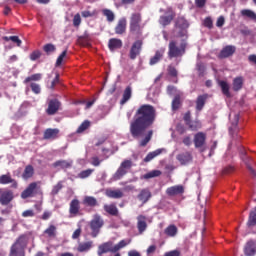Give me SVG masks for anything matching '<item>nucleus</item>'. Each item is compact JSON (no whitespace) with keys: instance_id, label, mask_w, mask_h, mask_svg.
<instances>
[{"instance_id":"nucleus-5","label":"nucleus","mask_w":256,"mask_h":256,"mask_svg":"<svg viewBox=\"0 0 256 256\" xmlns=\"http://www.w3.org/2000/svg\"><path fill=\"white\" fill-rule=\"evenodd\" d=\"M141 13H133L130 17V32L141 35Z\"/></svg>"},{"instance_id":"nucleus-29","label":"nucleus","mask_w":256,"mask_h":256,"mask_svg":"<svg viewBox=\"0 0 256 256\" xmlns=\"http://www.w3.org/2000/svg\"><path fill=\"white\" fill-rule=\"evenodd\" d=\"M133 95V89L131 86H127L123 92L122 99L120 100V105H125Z\"/></svg>"},{"instance_id":"nucleus-64","label":"nucleus","mask_w":256,"mask_h":256,"mask_svg":"<svg viewBox=\"0 0 256 256\" xmlns=\"http://www.w3.org/2000/svg\"><path fill=\"white\" fill-rule=\"evenodd\" d=\"M22 217H35V212L33 210H26L22 213Z\"/></svg>"},{"instance_id":"nucleus-36","label":"nucleus","mask_w":256,"mask_h":256,"mask_svg":"<svg viewBox=\"0 0 256 256\" xmlns=\"http://www.w3.org/2000/svg\"><path fill=\"white\" fill-rule=\"evenodd\" d=\"M52 167L57 169V167H60V169H69L71 167V162L67 160H58L52 164Z\"/></svg>"},{"instance_id":"nucleus-14","label":"nucleus","mask_w":256,"mask_h":256,"mask_svg":"<svg viewBox=\"0 0 256 256\" xmlns=\"http://www.w3.org/2000/svg\"><path fill=\"white\" fill-rule=\"evenodd\" d=\"M153 197L150 189L144 188L137 195V199L142 203L141 206L145 205Z\"/></svg>"},{"instance_id":"nucleus-12","label":"nucleus","mask_w":256,"mask_h":256,"mask_svg":"<svg viewBox=\"0 0 256 256\" xmlns=\"http://www.w3.org/2000/svg\"><path fill=\"white\" fill-rule=\"evenodd\" d=\"M235 51H237V47L233 45L225 46L219 53V59H227L229 57H233L235 55Z\"/></svg>"},{"instance_id":"nucleus-39","label":"nucleus","mask_w":256,"mask_h":256,"mask_svg":"<svg viewBox=\"0 0 256 256\" xmlns=\"http://www.w3.org/2000/svg\"><path fill=\"white\" fill-rule=\"evenodd\" d=\"M255 225H256V207L250 212L248 221H247L248 227H255Z\"/></svg>"},{"instance_id":"nucleus-51","label":"nucleus","mask_w":256,"mask_h":256,"mask_svg":"<svg viewBox=\"0 0 256 256\" xmlns=\"http://www.w3.org/2000/svg\"><path fill=\"white\" fill-rule=\"evenodd\" d=\"M41 73L33 74L31 76H28L25 80L24 83L27 85V83H31V81H41Z\"/></svg>"},{"instance_id":"nucleus-32","label":"nucleus","mask_w":256,"mask_h":256,"mask_svg":"<svg viewBox=\"0 0 256 256\" xmlns=\"http://www.w3.org/2000/svg\"><path fill=\"white\" fill-rule=\"evenodd\" d=\"M33 175H35V168H33L32 165H27L22 173V179H24V181H28V179L33 177Z\"/></svg>"},{"instance_id":"nucleus-2","label":"nucleus","mask_w":256,"mask_h":256,"mask_svg":"<svg viewBox=\"0 0 256 256\" xmlns=\"http://www.w3.org/2000/svg\"><path fill=\"white\" fill-rule=\"evenodd\" d=\"M187 51V40L182 39L179 42L177 40H171L168 44V58L177 59L183 57Z\"/></svg>"},{"instance_id":"nucleus-48","label":"nucleus","mask_w":256,"mask_h":256,"mask_svg":"<svg viewBox=\"0 0 256 256\" xmlns=\"http://www.w3.org/2000/svg\"><path fill=\"white\" fill-rule=\"evenodd\" d=\"M181 107V96L176 95L172 100V111H177Z\"/></svg>"},{"instance_id":"nucleus-57","label":"nucleus","mask_w":256,"mask_h":256,"mask_svg":"<svg viewBox=\"0 0 256 256\" xmlns=\"http://www.w3.org/2000/svg\"><path fill=\"white\" fill-rule=\"evenodd\" d=\"M30 87L32 91L35 93V95H39L41 93V86L37 83H31Z\"/></svg>"},{"instance_id":"nucleus-42","label":"nucleus","mask_w":256,"mask_h":256,"mask_svg":"<svg viewBox=\"0 0 256 256\" xmlns=\"http://www.w3.org/2000/svg\"><path fill=\"white\" fill-rule=\"evenodd\" d=\"M177 226L175 225H169L165 230L164 233L165 235H167L168 237H175V235H177Z\"/></svg>"},{"instance_id":"nucleus-40","label":"nucleus","mask_w":256,"mask_h":256,"mask_svg":"<svg viewBox=\"0 0 256 256\" xmlns=\"http://www.w3.org/2000/svg\"><path fill=\"white\" fill-rule=\"evenodd\" d=\"M91 247H93V242L89 241V242L80 243L77 249L79 253H85V251H89Z\"/></svg>"},{"instance_id":"nucleus-46","label":"nucleus","mask_w":256,"mask_h":256,"mask_svg":"<svg viewBox=\"0 0 256 256\" xmlns=\"http://www.w3.org/2000/svg\"><path fill=\"white\" fill-rule=\"evenodd\" d=\"M3 41H12L17 47H21V44L23 43L21 39H19V36H4Z\"/></svg>"},{"instance_id":"nucleus-49","label":"nucleus","mask_w":256,"mask_h":256,"mask_svg":"<svg viewBox=\"0 0 256 256\" xmlns=\"http://www.w3.org/2000/svg\"><path fill=\"white\" fill-rule=\"evenodd\" d=\"M95 171V169H87V170H83L78 174V178L79 179H87V177H91V174H93Z\"/></svg>"},{"instance_id":"nucleus-3","label":"nucleus","mask_w":256,"mask_h":256,"mask_svg":"<svg viewBox=\"0 0 256 256\" xmlns=\"http://www.w3.org/2000/svg\"><path fill=\"white\" fill-rule=\"evenodd\" d=\"M29 243L27 235H20L10 247L9 256H25V249Z\"/></svg>"},{"instance_id":"nucleus-38","label":"nucleus","mask_w":256,"mask_h":256,"mask_svg":"<svg viewBox=\"0 0 256 256\" xmlns=\"http://www.w3.org/2000/svg\"><path fill=\"white\" fill-rule=\"evenodd\" d=\"M102 15H104V17H106L108 23H113V21H115V13L113 11H111L110 9H103L102 10Z\"/></svg>"},{"instance_id":"nucleus-23","label":"nucleus","mask_w":256,"mask_h":256,"mask_svg":"<svg viewBox=\"0 0 256 256\" xmlns=\"http://www.w3.org/2000/svg\"><path fill=\"white\" fill-rule=\"evenodd\" d=\"M208 99L209 94L199 95L196 99V111H203V107H205Z\"/></svg>"},{"instance_id":"nucleus-11","label":"nucleus","mask_w":256,"mask_h":256,"mask_svg":"<svg viewBox=\"0 0 256 256\" xmlns=\"http://www.w3.org/2000/svg\"><path fill=\"white\" fill-rule=\"evenodd\" d=\"M59 109H61V102L57 98L48 101V108L46 109L47 115H56Z\"/></svg>"},{"instance_id":"nucleus-19","label":"nucleus","mask_w":256,"mask_h":256,"mask_svg":"<svg viewBox=\"0 0 256 256\" xmlns=\"http://www.w3.org/2000/svg\"><path fill=\"white\" fill-rule=\"evenodd\" d=\"M167 13H168L167 16H160V19H159V23L163 27H167V25H171V22L175 19V13L171 8L168 9Z\"/></svg>"},{"instance_id":"nucleus-4","label":"nucleus","mask_w":256,"mask_h":256,"mask_svg":"<svg viewBox=\"0 0 256 256\" xmlns=\"http://www.w3.org/2000/svg\"><path fill=\"white\" fill-rule=\"evenodd\" d=\"M132 167H133V161L131 160L122 161L117 171L113 175L114 181H119L120 179H123V177H125V175H127L129 171H131Z\"/></svg>"},{"instance_id":"nucleus-35","label":"nucleus","mask_w":256,"mask_h":256,"mask_svg":"<svg viewBox=\"0 0 256 256\" xmlns=\"http://www.w3.org/2000/svg\"><path fill=\"white\" fill-rule=\"evenodd\" d=\"M137 220H138V223H137L138 231L139 233H143V231L147 229V222H145V216L139 215L137 217Z\"/></svg>"},{"instance_id":"nucleus-18","label":"nucleus","mask_w":256,"mask_h":256,"mask_svg":"<svg viewBox=\"0 0 256 256\" xmlns=\"http://www.w3.org/2000/svg\"><path fill=\"white\" fill-rule=\"evenodd\" d=\"M105 253H116L115 246H113V242L108 241L106 243L101 244L98 247V255H103Z\"/></svg>"},{"instance_id":"nucleus-33","label":"nucleus","mask_w":256,"mask_h":256,"mask_svg":"<svg viewBox=\"0 0 256 256\" xmlns=\"http://www.w3.org/2000/svg\"><path fill=\"white\" fill-rule=\"evenodd\" d=\"M218 85H219L223 95H225L226 97H231V92L229 91V83H227V81L219 80Z\"/></svg>"},{"instance_id":"nucleus-43","label":"nucleus","mask_w":256,"mask_h":256,"mask_svg":"<svg viewBox=\"0 0 256 256\" xmlns=\"http://www.w3.org/2000/svg\"><path fill=\"white\" fill-rule=\"evenodd\" d=\"M43 51L46 55H51V53H55L57 51V47L52 43H48L43 46Z\"/></svg>"},{"instance_id":"nucleus-7","label":"nucleus","mask_w":256,"mask_h":256,"mask_svg":"<svg viewBox=\"0 0 256 256\" xmlns=\"http://www.w3.org/2000/svg\"><path fill=\"white\" fill-rule=\"evenodd\" d=\"M175 28L180 29L176 37H185V35H187V29L189 28V22L185 17L178 16L175 21Z\"/></svg>"},{"instance_id":"nucleus-54","label":"nucleus","mask_w":256,"mask_h":256,"mask_svg":"<svg viewBox=\"0 0 256 256\" xmlns=\"http://www.w3.org/2000/svg\"><path fill=\"white\" fill-rule=\"evenodd\" d=\"M41 50H34L31 54H30V60L31 61H37V59L41 58Z\"/></svg>"},{"instance_id":"nucleus-16","label":"nucleus","mask_w":256,"mask_h":256,"mask_svg":"<svg viewBox=\"0 0 256 256\" xmlns=\"http://www.w3.org/2000/svg\"><path fill=\"white\" fill-rule=\"evenodd\" d=\"M176 159L179 161L180 165H189V163L193 161V154L189 151L182 152L176 156Z\"/></svg>"},{"instance_id":"nucleus-50","label":"nucleus","mask_w":256,"mask_h":256,"mask_svg":"<svg viewBox=\"0 0 256 256\" xmlns=\"http://www.w3.org/2000/svg\"><path fill=\"white\" fill-rule=\"evenodd\" d=\"M131 243V239L129 240H121L118 244L114 246V251H120V249H123L124 247H127Z\"/></svg>"},{"instance_id":"nucleus-28","label":"nucleus","mask_w":256,"mask_h":256,"mask_svg":"<svg viewBox=\"0 0 256 256\" xmlns=\"http://www.w3.org/2000/svg\"><path fill=\"white\" fill-rule=\"evenodd\" d=\"M106 195L110 199H123L125 197V194L121 189H116V190H107Z\"/></svg>"},{"instance_id":"nucleus-45","label":"nucleus","mask_w":256,"mask_h":256,"mask_svg":"<svg viewBox=\"0 0 256 256\" xmlns=\"http://www.w3.org/2000/svg\"><path fill=\"white\" fill-rule=\"evenodd\" d=\"M45 235L48 237H57V227L55 225H50L45 231Z\"/></svg>"},{"instance_id":"nucleus-55","label":"nucleus","mask_w":256,"mask_h":256,"mask_svg":"<svg viewBox=\"0 0 256 256\" xmlns=\"http://www.w3.org/2000/svg\"><path fill=\"white\" fill-rule=\"evenodd\" d=\"M63 189V183L62 182H58L52 189L51 194L52 195H57L59 193V191H61Z\"/></svg>"},{"instance_id":"nucleus-26","label":"nucleus","mask_w":256,"mask_h":256,"mask_svg":"<svg viewBox=\"0 0 256 256\" xmlns=\"http://www.w3.org/2000/svg\"><path fill=\"white\" fill-rule=\"evenodd\" d=\"M81 209V204L79 202L78 199H73L71 202H70V208H69V213L70 215H79V211Z\"/></svg>"},{"instance_id":"nucleus-41","label":"nucleus","mask_w":256,"mask_h":256,"mask_svg":"<svg viewBox=\"0 0 256 256\" xmlns=\"http://www.w3.org/2000/svg\"><path fill=\"white\" fill-rule=\"evenodd\" d=\"M242 17H247V19H251V21H256V13L253 10L244 9L241 11Z\"/></svg>"},{"instance_id":"nucleus-30","label":"nucleus","mask_w":256,"mask_h":256,"mask_svg":"<svg viewBox=\"0 0 256 256\" xmlns=\"http://www.w3.org/2000/svg\"><path fill=\"white\" fill-rule=\"evenodd\" d=\"M243 83H244L243 76H238L234 78L232 82L233 91H236V92L241 91L243 89Z\"/></svg>"},{"instance_id":"nucleus-9","label":"nucleus","mask_w":256,"mask_h":256,"mask_svg":"<svg viewBox=\"0 0 256 256\" xmlns=\"http://www.w3.org/2000/svg\"><path fill=\"white\" fill-rule=\"evenodd\" d=\"M15 199V195L11 190H4L0 188V204L3 206L9 205Z\"/></svg>"},{"instance_id":"nucleus-25","label":"nucleus","mask_w":256,"mask_h":256,"mask_svg":"<svg viewBox=\"0 0 256 256\" xmlns=\"http://www.w3.org/2000/svg\"><path fill=\"white\" fill-rule=\"evenodd\" d=\"M59 135V129L57 128H47L44 131L43 139L49 140V139H57Z\"/></svg>"},{"instance_id":"nucleus-63","label":"nucleus","mask_w":256,"mask_h":256,"mask_svg":"<svg viewBox=\"0 0 256 256\" xmlns=\"http://www.w3.org/2000/svg\"><path fill=\"white\" fill-rule=\"evenodd\" d=\"M164 256H181V252H179V250H172L170 252H166Z\"/></svg>"},{"instance_id":"nucleus-21","label":"nucleus","mask_w":256,"mask_h":256,"mask_svg":"<svg viewBox=\"0 0 256 256\" xmlns=\"http://www.w3.org/2000/svg\"><path fill=\"white\" fill-rule=\"evenodd\" d=\"M116 35H123L127 31V19L121 18L114 29Z\"/></svg>"},{"instance_id":"nucleus-31","label":"nucleus","mask_w":256,"mask_h":256,"mask_svg":"<svg viewBox=\"0 0 256 256\" xmlns=\"http://www.w3.org/2000/svg\"><path fill=\"white\" fill-rule=\"evenodd\" d=\"M190 131H199L203 127L201 120L196 118L195 120H190L188 124H186Z\"/></svg>"},{"instance_id":"nucleus-60","label":"nucleus","mask_w":256,"mask_h":256,"mask_svg":"<svg viewBox=\"0 0 256 256\" xmlns=\"http://www.w3.org/2000/svg\"><path fill=\"white\" fill-rule=\"evenodd\" d=\"M183 120H184V123L185 125L189 124L191 120V111H187L184 116H183Z\"/></svg>"},{"instance_id":"nucleus-53","label":"nucleus","mask_w":256,"mask_h":256,"mask_svg":"<svg viewBox=\"0 0 256 256\" xmlns=\"http://www.w3.org/2000/svg\"><path fill=\"white\" fill-rule=\"evenodd\" d=\"M65 57H67V50H64L57 58L56 60V67H61V65H63V59H65Z\"/></svg>"},{"instance_id":"nucleus-22","label":"nucleus","mask_w":256,"mask_h":256,"mask_svg":"<svg viewBox=\"0 0 256 256\" xmlns=\"http://www.w3.org/2000/svg\"><path fill=\"white\" fill-rule=\"evenodd\" d=\"M244 253L246 256H255L256 254V242L254 240H249L244 248Z\"/></svg>"},{"instance_id":"nucleus-44","label":"nucleus","mask_w":256,"mask_h":256,"mask_svg":"<svg viewBox=\"0 0 256 256\" xmlns=\"http://www.w3.org/2000/svg\"><path fill=\"white\" fill-rule=\"evenodd\" d=\"M153 137V130H150L148 131L147 135L145 136L144 139H142L140 142H139V146L140 147H147V144L149 143V141H151Z\"/></svg>"},{"instance_id":"nucleus-61","label":"nucleus","mask_w":256,"mask_h":256,"mask_svg":"<svg viewBox=\"0 0 256 256\" xmlns=\"http://www.w3.org/2000/svg\"><path fill=\"white\" fill-rule=\"evenodd\" d=\"M195 5L198 9H203L207 5V0H195Z\"/></svg>"},{"instance_id":"nucleus-20","label":"nucleus","mask_w":256,"mask_h":256,"mask_svg":"<svg viewBox=\"0 0 256 256\" xmlns=\"http://www.w3.org/2000/svg\"><path fill=\"white\" fill-rule=\"evenodd\" d=\"M165 55V48H161L159 50H157L154 54V56H152L150 58L149 61V65L153 66V65H157V63H159V61H161V59H163Z\"/></svg>"},{"instance_id":"nucleus-24","label":"nucleus","mask_w":256,"mask_h":256,"mask_svg":"<svg viewBox=\"0 0 256 256\" xmlns=\"http://www.w3.org/2000/svg\"><path fill=\"white\" fill-rule=\"evenodd\" d=\"M103 209H104L105 212L108 213V215H111L112 217H118L119 216V208H117V205H115V203L105 204L103 206Z\"/></svg>"},{"instance_id":"nucleus-58","label":"nucleus","mask_w":256,"mask_h":256,"mask_svg":"<svg viewBox=\"0 0 256 256\" xmlns=\"http://www.w3.org/2000/svg\"><path fill=\"white\" fill-rule=\"evenodd\" d=\"M203 25L204 27H207V29H213V19H211V17H206Z\"/></svg>"},{"instance_id":"nucleus-27","label":"nucleus","mask_w":256,"mask_h":256,"mask_svg":"<svg viewBox=\"0 0 256 256\" xmlns=\"http://www.w3.org/2000/svg\"><path fill=\"white\" fill-rule=\"evenodd\" d=\"M123 47V41L118 38H111L108 41V49L115 51L116 49H121Z\"/></svg>"},{"instance_id":"nucleus-59","label":"nucleus","mask_w":256,"mask_h":256,"mask_svg":"<svg viewBox=\"0 0 256 256\" xmlns=\"http://www.w3.org/2000/svg\"><path fill=\"white\" fill-rule=\"evenodd\" d=\"M73 25L74 27H79L81 25V15L76 14L73 18Z\"/></svg>"},{"instance_id":"nucleus-10","label":"nucleus","mask_w":256,"mask_h":256,"mask_svg":"<svg viewBox=\"0 0 256 256\" xmlns=\"http://www.w3.org/2000/svg\"><path fill=\"white\" fill-rule=\"evenodd\" d=\"M37 185V182L30 183L27 188L22 191L21 199H29V197H35V195H37Z\"/></svg>"},{"instance_id":"nucleus-1","label":"nucleus","mask_w":256,"mask_h":256,"mask_svg":"<svg viewBox=\"0 0 256 256\" xmlns=\"http://www.w3.org/2000/svg\"><path fill=\"white\" fill-rule=\"evenodd\" d=\"M157 119V110L151 104L141 105L135 112L133 120L130 122V134L134 139L143 137L149 127Z\"/></svg>"},{"instance_id":"nucleus-56","label":"nucleus","mask_w":256,"mask_h":256,"mask_svg":"<svg viewBox=\"0 0 256 256\" xmlns=\"http://www.w3.org/2000/svg\"><path fill=\"white\" fill-rule=\"evenodd\" d=\"M196 67H197L199 76L203 77V75H205V65L203 63L199 62V63H197Z\"/></svg>"},{"instance_id":"nucleus-8","label":"nucleus","mask_w":256,"mask_h":256,"mask_svg":"<svg viewBox=\"0 0 256 256\" xmlns=\"http://www.w3.org/2000/svg\"><path fill=\"white\" fill-rule=\"evenodd\" d=\"M143 49V40H136L129 51V57L132 61H135L139 55H141V51Z\"/></svg>"},{"instance_id":"nucleus-47","label":"nucleus","mask_w":256,"mask_h":256,"mask_svg":"<svg viewBox=\"0 0 256 256\" xmlns=\"http://www.w3.org/2000/svg\"><path fill=\"white\" fill-rule=\"evenodd\" d=\"M162 172L160 170H152L146 173L143 177L144 179H153L154 177H161Z\"/></svg>"},{"instance_id":"nucleus-62","label":"nucleus","mask_w":256,"mask_h":256,"mask_svg":"<svg viewBox=\"0 0 256 256\" xmlns=\"http://www.w3.org/2000/svg\"><path fill=\"white\" fill-rule=\"evenodd\" d=\"M58 83H59V73H56V76L50 85V89L52 90L55 89V85H58Z\"/></svg>"},{"instance_id":"nucleus-13","label":"nucleus","mask_w":256,"mask_h":256,"mask_svg":"<svg viewBox=\"0 0 256 256\" xmlns=\"http://www.w3.org/2000/svg\"><path fill=\"white\" fill-rule=\"evenodd\" d=\"M9 183H11L12 189H17V187H19V183L11 177L10 173L0 176V185H9Z\"/></svg>"},{"instance_id":"nucleus-17","label":"nucleus","mask_w":256,"mask_h":256,"mask_svg":"<svg viewBox=\"0 0 256 256\" xmlns=\"http://www.w3.org/2000/svg\"><path fill=\"white\" fill-rule=\"evenodd\" d=\"M207 141V134L204 132H198L194 135V146L196 149H201Z\"/></svg>"},{"instance_id":"nucleus-34","label":"nucleus","mask_w":256,"mask_h":256,"mask_svg":"<svg viewBox=\"0 0 256 256\" xmlns=\"http://www.w3.org/2000/svg\"><path fill=\"white\" fill-rule=\"evenodd\" d=\"M161 153H163V149H157L155 151L148 153L144 158V162L149 163V161H153V159H155V157H159Z\"/></svg>"},{"instance_id":"nucleus-37","label":"nucleus","mask_w":256,"mask_h":256,"mask_svg":"<svg viewBox=\"0 0 256 256\" xmlns=\"http://www.w3.org/2000/svg\"><path fill=\"white\" fill-rule=\"evenodd\" d=\"M83 204L87 205V207H97V198L93 196H86L83 200Z\"/></svg>"},{"instance_id":"nucleus-15","label":"nucleus","mask_w":256,"mask_h":256,"mask_svg":"<svg viewBox=\"0 0 256 256\" xmlns=\"http://www.w3.org/2000/svg\"><path fill=\"white\" fill-rule=\"evenodd\" d=\"M183 193H185V187L183 185H175L166 189V195L169 197L183 195Z\"/></svg>"},{"instance_id":"nucleus-6","label":"nucleus","mask_w":256,"mask_h":256,"mask_svg":"<svg viewBox=\"0 0 256 256\" xmlns=\"http://www.w3.org/2000/svg\"><path fill=\"white\" fill-rule=\"evenodd\" d=\"M105 225L103 218L99 214H95L93 219L90 221V229L92 231V237H97L101 231V227Z\"/></svg>"},{"instance_id":"nucleus-52","label":"nucleus","mask_w":256,"mask_h":256,"mask_svg":"<svg viewBox=\"0 0 256 256\" xmlns=\"http://www.w3.org/2000/svg\"><path fill=\"white\" fill-rule=\"evenodd\" d=\"M88 127H91V122H89V120H86V121L81 123V125L78 127L76 132L77 133H83V131H87Z\"/></svg>"}]
</instances>
